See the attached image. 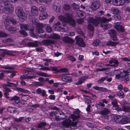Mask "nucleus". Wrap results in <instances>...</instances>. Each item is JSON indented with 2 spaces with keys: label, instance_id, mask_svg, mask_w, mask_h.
<instances>
[{
  "label": "nucleus",
  "instance_id": "59",
  "mask_svg": "<svg viewBox=\"0 0 130 130\" xmlns=\"http://www.w3.org/2000/svg\"><path fill=\"white\" fill-rule=\"evenodd\" d=\"M88 77L89 76L88 75L84 76L81 77L79 78V79L83 81V82H84L85 80L88 79Z\"/></svg>",
  "mask_w": 130,
  "mask_h": 130
},
{
  "label": "nucleus",
  "instance_id": "30",
  "mask_svg": "<svg viewBox=\"0 0 130 130\" xmlns=\"http://www.w3.org/2000/svg\"><path fill=\"white\" fill-rule=\"evenodd\" d=\"M49 38L54 39H60V37L58 34H54L50 36Z\"/></svg>",
  "mask_w": 130,
  "mask_h": 130
},
{
  "label": "nucleus",
  "instance_id": "17",
  "mask_svg": "<svg viewBox=\"0 0 130 130\" xmlns=\"http://www.w3.org/2000/svg\"><path fill=\"white\" fill-rule=\"evenodd\" d=\"M120 75L121 76V80H125V77H127L128 75L127 72L126 70H124L122 72H120Z\"/></svg>",
  "mask_w": 130,
  "mask_h": 130
},
{
  "label": "nucleus",
  "instance_id": "54",
  "mask_svg": "<svg viewBox=\"0 0 130 130\" xmlns=\"http://www.w3.org/2000/svg\"><path fill=\"white\" fill-rule=\"evenodd\" d=\"M8 36V35L5 32L3 31H0V38H4Z\"/></svg>",
  "mask_w": 130,
  "mask_h": 130
},
{
  "label": "nucleus",
  "instance_id": "46",
  "mask_svg": "<svg viewBox=\"0 0 130 130\" xmlns=\"http://www.w3.org/2000/svg\"><path fill=\"white\" fill-rule=\"evenodd\" d=\"M72 6L73 7V9L75 10H78L80 8L79 4H77L74 3H73Z\"/></svg>",
  "mask_w": 130,
  "mask_h": 130
},
{
  "label": "nucleus",
  "instance_id": "38",
  "mask_svg": "<svg viewBox=\"0 0 130 130\" xmlns=\"http://www.w3.org/2000/svg\"><path fill=\"white\" fill-rule=\"evenodd\" d=\"M21 27L22 29H24L26 30H29L30 29L28 24H22L21 25Z\"/></svg>",
  "mask_w": 130,
  "mask_h": 130
},
{
  "label": "nucleus",
  "instance_id": "3",
  "mask_svg": "<svg viewBox=\"0 0 130 130\" xmlns=\"http://www.w3.org/2000/svg\"><path fill=\"white\" fill-rule=\"evenodd\" d=\"M76 40V43L79 46L85 47L86 44L83 39L80 35H77L75 38Z\"/></svg>",
  "mask_w": 130,
  "mask_h": 130
},
{
  "label": "nucleus",
  "instance_id": "37",
  "mask_svg": "<svg viewBox=\"0 0 130 130\" xmlns=\"http://www.w3.org/2000/svg\"><path fill=\"white\" fill-rule=\"evenodd\" d=\"M4 0H0V3H2L4 2ZM0 12L7 13L5 11V9H4V7L1 5H0Z\"/></svg>",
  "mask_w": 130,
  "mask_h": 130
},
{
  "label": "nucleus",
  "instance_id": "23",
  "mask_svg": "<svg viewBox=\"0 0 130 130\" xmlns=\"http://www.w3.org/2000/svg\"><path fill=\"white\" fill-rule=\"evenodd\" d=\"M121 117L119 115H116L113 117V120L114 122L117 123H120L121 121Z\"/></svg>",
  "mask_w": 130,
  "mask_h": 130
},
{
  "label": "nucleus",
  "instance_id": "1",
  "mask_svg": "<svg viewBox=\"0 0 130 130\" xmlns=\"http://www.w3.org/2000/svg\"><path fill=\"white\" fill-rule=\"evenodd\" d=\"M4 24L6 29L9 31H15L16 29L14 27H11L9 26L10 24H13L14 25L16 24L17 21L14 19L9 20L8 19H6L4 22Z\"/></svg>",
  "mask_w": 130,
  "mask_h": 130
},
{
  "label": "nucleus",
  "instance_id": "27",
  "mask_svg": "<svg viewBox=\"0 0 130 130\" xmlns=\"http://www.w3.org/2000/svg\"><path fill=\"white\" fill-rule=\"evenodd\" d=\"M27 45L30 47H36L38 46V42L36 41L34 42H28Z\"/></svg>",
  "mask_w": 130,
  "mask_h": 130
},
{
  "label": "nucleus",
  "instance_id": "51",
  "mask_svg": "<svg viewBox=\"0 0 130 130\" xmlns=\"http://www.w3.org/2000/svg\"><path fill=\"white\" fill-rule=\"evenodd\" d=\"M100 43V40L96 39L92 43V45L94 46H97L99 45Z\"/></svg>",
  "mask_w": 130,
  "mask_h": 130
},
{
  "label": "nucleus",
  "instance_id": "49",
  "mask_svg": "<svg viewBox=\"0 0 130 130\" xmlns=\"http://www.w3.org/2000/svg\"><path fill=\"white\" fill-rule=\"evenodd\" d=\"M57 113H58L56 111H52L50 112L49 113V114L51 118H53V117H55L57 115Z\"/></svg>",
  "mask_w": 130,
  "mask_h": 130
},
{
  "label": "nucleus",
  "instance_id": "33",
  "mask_svg": "<svg viewBox=\"0 0 130 130\" xmlns=\"http://www.w3.org/2000/svg\"><path fill=\"white\" fill-rule=\"evenodd\" d=\"M59 19L63 23H68L66 18L63 15L60 16L59 18Z\"/></svg>",
  "mask_w": 130,
  "mask_h": 130
},
{
  "label": "nucleus",
  "instance_id": "39",
  "mask_svg": "<svg viewBox=\"0 0 130 130\" xmlns=\"http://www.w3.org/2000/svg\"><path fill=\"white\" fill-rule=\"evenodd\" d=\"M71 118L73 121H75L76 119L80 118L79 115H76L74 114H72L71 115Z\"/></svg>",
  "mask_w": 130,
  "mask_h": 130
},
{
  "label": "nucleus",
  "instance_id": "2",
  "mask_svg": "<svg viewBox=\"0 0 130 130\" xmlns=\"http://www.w3.org/2000/svg\"><path fill=\"white\" fill-rule=\"evenodd\" d=\"M15 11L16 13H17V15L21 21H23L26 19L27 15L23 12L22 8L20 7L17 8Z\"/></svg>",
  "mask_w": 130,
  "mask_h": 130
},
{
  "label": "nucleus",
  "instance_id": "64",
  "mask_svg": "<svg viewBox=\"0 0 130 130\" xmlns=\"http://www.w3.org/2000/svg\"><path fill=\"white\" fill-rule=\"evenodd\" d=\"M19 32L21 34L25 36H27L28 35L27 33L25 30H21L19 31Z\"/></svg>",
  "mask_w": 130,
  "mask_h": 130
},
{
  "label": "nucleus",
  "instance_id": "9",
  "mask_svg": "<svg viewBox=\"0 0 130 130\" xmlns=\"http://www.w3.org/2000/svg\"><path fill=\"white\" fill-rule=\"evenodd\" d=\"M99 19V17L96 19H94L93 17H89L88 21L89 23L92 24L93 25L95 26H98L99 24L100 21L98 20Z\"/></svg>",
  "mask_w": 130,
  "mask_h": 130
},
{
  "label": "nucleus",
  "instance_id": "35",
  "mask_svg": "<svg viewBox=\"0 0 130 130\" xmlns=\"http://www.w3.org/2000/svg\"><path fill=\"white\" fill-rule=\"evenodd\" d=\"M109 112L108 109L105 108L100 111V114L102 115H106Z\"/></svg>",
  "mask_w": 130,
  "mask_h": 130
},
{
  "label": "nucleus",
  "instance_id": "57",
  "mask_svg": "<svg viewBox=\"0 0 130 130\" xmlns=\"http://www.w3.org/2000/svg\"><path fill=\"white\" fill-rule=\"evenodd\" d=\"M46 31L48 33H51L53 31L52 27L49 26H47L46 27Z\"/></svg>",
  "mask_w": 130,
  "mask_h": 130
},
{
  "label": "nucleus",
  "instance_id": "6",
  "mask_svg": "<svg viewBox=\"0 0 130 130\" xmlns=\"http://www.w3.org/2000/svg\"><path fill=\"white\" fill-rule=\"evenodd\" d=\"M35 25L36 28L35 30L36 33L41 32L42 33L44 32V30L43 29L44 27V25L42 23L38 22L36 23Z\"/></svg>",
  "mask_w": 130,
  "mask_h": 130
},
{
  "label": "nucleus",
  "instance_id": "31",
  "mask_svg": "<svg viewBox=\"0 0 130 130\" xmlns=\"http://www.w3.org/2000/svg\"><path fill=\"white\" fill-rule=\"evenodd\" d=\"M3 85L4 86H6L7 87H13V86L15 87H16L17 85L13 83L9 82H7V84H4Z\"/></svg>",
  "mask_w": 130,
  "mask_h": 130
},
{
  "label": "nucleus",
  "instance_id": "40",
  "mask_svg": "<svg viewBox=\"0 0 130 130\" xmlns=\"http://www.w3.org/2000/svg\"><path fill=\"white\" fill-rule=\"evenodd\" d=\"M108 78V76H106L102 77L100 79L98 80L97 82L98 84H100L103 82L105 80Z\"/></svg>",
  "mask_w": 130,
  "mask_h": 130
},
{
  "label": "nucleus",
  "instance_id": "47",
  "mask_svg": "<svg viewBox=\"0 0 130 130\" xmlns=\"http://www.w3.org/2000/svg\"><path fill=\"white\" fill-rule=\"evenodd\" d=\"M117 95L120 98H123L125 97V95L123 92L121 91H119L117 94Z\"/></svg>",
  "mask_w": 130,
  "mask_h": 130
},
{
  "label": "nucleus",
  "instance_id": "32",
  "mask_svg": "<svg viewBox=\"0 0 130 130\" xmlns=\"http://www.w3.org/2000/svg\"><path fill=\"white\" fill-rule=\"evenodd\" d=\"M29 33L31 37L33 38H37V34H35L34 32V29L33 28H31L29 30Z\"/></svg>",
  "mask_w": 130,
  "mask_h": 130
},
{
  "label": "nucleus",
  "instance_id": "62",
  "mask_svg": "<svg viewBox=\"0 0 130 130\" xmlns=\"http://www.w3.org/2000/svg\"><path fill=\"white\" fill-rule=\"evenodd\" d=\"M70 24L72 26H75V21L74 19H72L69 22Z\"/></svg>",
  "mask_w": 130,
  "mask_h": 130
},
{
  "label": "nucleus",
  "instance_id": "53",
  "mask_svg": "<svg viewBox=\"0 0 130 130\" xmlns=\"http://www.w3.org/2000/svg\"><path fill=\"white\" fill-rule=\"evenodd\" d=\"M24 118V117H20L19 118H14V120L15 122H21Z\"/></svg>",
  "mask_w": 130,
  "mask_h": 130
},
{
  "label": "nucleus",
  "instance_id": "10",
  "mask_svg": "<svg viewBox=\"0 0 130 130\" xmlns=\"http://www.w3.org/2000/svg\"><path fill=\"white\" fill-rule=\"evenodd\" d=\"M41 43L43 45L47 46L54 44H55V42L54 40L47 39L43 40L41 42Z\"/></svg>",
  "mask_w": 130,
  "mask_h": 130
},
{
  "label": "nucleus",
  "instance_id": "11",
  "mask_svg": "<svg viewBox=\"0 0 130 130\" xmlns=\"http://www.w3.org/2000/svg\"><path fill=\"white\" fill-rule=\"evenodd\" d=\"M100 6V4L99 1H94L91 3V9L93 10H96L99 8Z\"/></svg>",
  "mask_w": 130,
  "mask_h": 130
},
{
  "label": "nucleus",
  "instance_id": "24",
  "mask_svg": "<svg viewBox=\"0 0 130 130\" xmlns=\"http://www.w3.org/2000/svg\"><path fill=\"white\" fill-rule=\"evenodd\" d=\"M39 17V19L40 20H43L47 18L48 14L46 12H43L41 13Z\"/></svg>",
  "mask_w": 130,
  "mask_h": 130
},
{
  "label": "nucleus",
  "instance_id": "16",
  "mask_svg": "<svg viewBox=\"0 0 130 130\" xmlns=\"http://www.w3.org/2000/svg\"><path fill=\"white\" fill-rule=\"evenodd\" d=\"M119 43L118 42L109 40L106 43V45L107 46L115 47H116L117 45Z\"/></svg>",
  "mask_w": 130,
  "mask_h": 130
},
{
  "label": "nucleus",
  "instance_id": "13",
  "mask_svg": "<svg viewBox=\"0 0 130 130\" xmlns=\"http://www.w3.org/2000/svg\"><path fill=\"white\" fill-rule=\"evenodd\" d=\"M99 19H98V20H99L100 22L101 23H105L109 21H110L112 20V19L111 18H110L108 19H107L104 17H103L102 18L100 17H99Z\"/></svg>",
  "mask_w": 130,
  "mask_h": 130
},
{
  "label": "nucleus",
  "instance_id": "14",
  "mask_svg": "<svg viewBox=\"0 0 130 130\" xmlns=\"http://www.w3.org/2000/svg\"><path fill=\"white\" fill-rule=\"evenodd\" d=\"M112 3L115 5L120 6L124 5V2L123 0H113Z\"/></svg>",
  "mask_w": 130,
  "mask_h": 130
},
{
  "label": "nucleus",
  "instance_id": "4",
  "mask_svg": "<svg viewBox=\"0 0 130 130\" xmlns=\"http://www.w3.org/2000/svg\"><path fill=\"white\" fill-rule=\"evenodd\" d=\"M4 2V9H5V11L6 12L7 11H9V12H12L14 10V6L12 4H11L8 1Z\"/></svg>",
  "mask_w": 130,
  "mask_h": 130
},
{
  "label": "nucleus",
  "instance_id": "50",
  "mask_svg": "<svg viewBox=\"0 0 130 130\" xmlns=\"http://www.w3.org/2000/svg\"><path fill=\"white\" fill-rule=\"evenodd\" d=\"M123 110L125 112H130V106H123L122 107Z\"/></svg>",
  "mask_w": 130,
  "mask_h": 130
},
{
  "label": "nucleus",
  "instance_id": "20",
  "mask_svg": "<svg viewBox=\"0 0 130 130\" xmlns=\"http://www.w3.org/2000/svg\"><path fill=\"white\" fill-rule=\"evenodd\" d=\"M62 80L67 83H71L72 82V79L70 76H64L62 77Z\"/></svg>",
  "mask_w": 130,
  "mask_h": 130
},
{
  "label": "nucleus",
  "instance_id": "29",
  "mask_svg": "<svg viewBox=\"0 0 130 130\" xmlns=\"http://www.w3.org/2000/svg\"><path fill=\"white\" fill-rule=\"evenodd\" d=\"M3 72L7 73H10L9 76L10 77H12L16 75V73L14 71H11L8 70H3Z\"/></svg>",
  "mask_w": 130,
  "mask_h": 130
},
{
  "label": "nucleus",
  "instance_id": "12",
  "mask_svg": "<svg viewBox=\"0 0 130 130\" xmlns=\"http://www.w3.org/2000/svg\"><path fill=\"white\" fill-rule=\"evenodd\" d=\"M61 39L63 42L67 43L73 44L74 42L73 39L67 36L64 37L62 38Z\"/></svg>",
  "mask_w": 130,
  "mask_h": 130
},
{
  "label": "nucleus",
  "instance_id": "42",
  "mask_svg": "<svg viewBox=\"0 0 130 130\" xmlns=\"http://www.w3.org/2000/svg\"><path fill=\"white\" fill-rule=\"evenodd\" d=\"M112 13L115 14H119L120 13L119 10L117 9L113 8L111 10Z\"/></svg>",
  "mask_w": 130,
  "mask_h": 130
},
{
  "label": "nucleus",
  "instance_id": "19",
  "mask_svg": "<svg viewBox=\"0 0 130 130\" xmlns=\"http://www.w3.org/2000/svg\"><path fill=\"white\" fill-rule=\"evenodd\" d=\"M93 88L96 90L103 92H107L108 91V89L105 88L100 87L97 86H93Z\"/></svg>",
  "mask_w": 130,
  "mask_h": 130
},
{
  "label": "nucleus",
  "instance_id": "21",
  "mask_svg": "<svg viewBox=\"0 0 130 130\" xmlns=\"http://www.w3.org/2000/svg\"><path fill=\"white\" fill-rule=\"evenodd\" d=\"M71 120L69 119H66L64 121L62 122V124L67 128H69L70 126Z\"/></svg>",
  "mask_w": 130,
  "mask_h": 130
},
{
  "label": "nucleus",
  "instance_id": "18",
  "mask_svg": "<svg viewBox=\"0 0 130 130\" xmlns=\"http://www.w3.org/2000/svg\"><path fill=\"white\" fill-rule=\"evenodd\" d=\"M31 12L32 15H33L36 16L38 14V10L37 7L35 6H32Z\"/></svg>",
  "mask_w": 130,
  "mask_h": 130
},
{
  "label": "nucleus",
  "instance_id": "5",
  "mask_svg": "<svg viewBox=\"0 0 130 130\" xmlns=\"http://www.w3.org/2000/svg\"><path fill=\"white\" fill-rule=\"evenodd\" d=\"M30 72H28V73L27 74L24 75L22 77H20L21 79V84L22 86L25 85L26 84V83L22 79H31L35 78L36 76L35 75H29V73Z\"/></svg>",
  "mask_w": 130,
  "mask_h": 130
},
{
  "label": "nucleus",
  "instance_id": "36",
  "mask_svg": "<svg viewBox=\"0 0 130 130\" xmlns=\"http://www.w3.org/2000/svg\"><path fill=\"white\" fill-rule=\"evenodd\" d=\"M15 90L18 92H23V93H27L28 92V90L27 89H25L19 87H17L15 88Z\"/></svg>",
  "mask_w": 130,
  "mask_h": 130
},
{
  "label": "nucleus",
  "instance_id": "60",
  "mask_svg": "<svg viewBox=\"0 0 130 130\" xmlns=\"http://www.w3.org/2000/svg\"><path fill=\"white\" fill-rule=\"evenodd\" d=\"M112 104L114 107H116L118 106L117 101L115 100H113L111 103Z\"/></svg>",
  "mask_w": 130,
  "mask_h": 130
},
{
  "label": "nucleus",
  "instance_id": "26",
  "mask_svg": "<svg viewBox=\"0 0 130 130\" xmlns=\"http://www.w3.org/2000/svg\"><path fill=\"white\" fill-rule=\"evenodd\" d=\"M7 111L10 113H13L17 112L16 108L13 107H8L7 109Z\"/></svg>",
  "mask_w": 130,
  "mask_h": 130
},
{
  "label": "nucleus",
  "instance_id": "45",
  "mask_svg": "<svg viewBox=\"0 0 130 130\" xmlns=\"http://www.w3.org/2000/svg\"><path fill=\"white\" fill-rule=\"evenodd\" d=\"M46 125V122H41L37 125V127L38 128H41L42 127L45 126Z\"/></svg>",
  "mask_w": 130,
  "mask_h": 130
},
{
  "label": "nucleus",
  "instance_id": "52",
  "mask_svg": "<svg viewBox=\"0 0 130 130\" xmlns=\"http://www.w3.org/2000/svg\"><path fill=\"white\" fill-rule=\"evenodd\" d=\"M64 9L67 11H69L70 8V6L69 4H65L63 6Z\"/></svg>",
  "mask_w": 130,
  "mask_h": 130
},
{
  "label": "nucleus",
  "instance_id": "22",
  "mask_svg": "<svg viewBox=\"0 0 130 130\" xmlns=\"http://www.w3.org/2000/svg\"><path fill=\"white\" fill-rule=\"evenodd\" d=\"M60 22L58 21L57 23L54 25L53 27L55 30L59 31L60 30Z\"/></svg>",
  "mask_w": 130,
  "mask_h": 130
},
{
  "label": "nucleus",
  "instance_id": "48",
  "mask_svg": "<svg viewBox=\"0 0 130 130\" xmlns=\"http://www.w3.org/2000/svg\"><path fill=\"white\" fill-rule=\"evenodd\" d=\"M50 68H51V70L55 71V73H58L60 72L59 69H58L56 67H51Z\"/></svg>",
  "mask_w": 130,
  "mask_h": 130
},
{
  "label": "nucleus",
  "instance_id": "56",
  "mask_svg": "<svg viewBox=\"0 0 130 130\" xmlns=\"http://www.w3.org/2000/svg\"><path fill=\"white\" fill-rule=\"evenodd\" d=\"M97 71H108L109 70V68H102V69H96Z\"/></svg>",
  "mask_w": 130,
  "mask_h": 130
},
{
  "label": "nucleus",
  "instance_id": "8",
  "mask_svg": "<svg viewBox=\"0 0 130 130\" xmlns=\"http://www.w3.org/2000/svg\"><path fill=\"white\" fill-rule=\"evenodd\" d=\"M3 91L4 92L3 93L4 96L6 99H9V92L12 91L9 88L4 86L3 85Z\"/></svg>",
  "mask_w": 130,
  "mask_h": 130
},
{
  "label": "nucleus",
  "instance_id": "15",
  "mask_svg": "<svg viewBox=\"0 0 130 130\" xmlns=\"http://www.w3.org/2000/svg\"><path fill=\"white\" fill-rule=\"evenodd\" d=\"M20 98L17 96V95H15L13 97H12L10 99L11 101H13L14 102L13 104H18L20 103L21 101H20Z\"/></svg>",
  "mask_w": 130,
  "mask_h": 130
},
{
  "label": "nucleus",
  "instance_id": "43",
  "mask_svg": "<svg viewBox=\"0 0 130 130\" xmlns=\"http://www.w3.org/2000/svg\"><path fill=\"white\" fill-rule=\"evenodd\" d=\"M44 32H45L42 33L41 32H40L36 34H37V36H39L41 38H46V36L45 33Z\"/></svg>",
  "mask_w": 130,
  "mask_h": 130
},
{
  "label": "nucleus",
  "instance_id": "55",
  "mask_svg": "<svg viewBox=\"0 0 130 130\" xmlns=\"http://www.w3.org/2000/svg\"><path fill=\"white\" fill-rule=\"evenodd\" d=\"M68 58L72 62L75 61L76 60V59L74 56L71 55H69L68 57Z\"/></svg>",
  "mask_w": 130,
  "mask_h": 130
},
{
  "label": "nucleus",
  "instance_id": "58",
  "mask_svg": "<svg viewBox=\"0 0 130 130\" xmlns=\"http://www.w3.org/2000/svg\"><path fill=\"white\" fill-rule=\"evenodd\" d=\"M116 35V34L110 36L112 40L115 41H116L118 40Z\"/></svg>",
  "mask_w": 130,
  "mask_h": 130
},
{
  "label": "nucleus",
  "instance_id": "28",
  "mask_svg": "<svg viewBox=\"0 0 130 130\" xmlns=\"http://www.w3.org/2000/svg\"><path fill=\"white\" fill-rule=\"evenodd\" d=\"M121 120L120 123L122 124H126L129 122L128 119L126 117L121 118Z\"/></svg>",
  "mask_w": 130,
  "mask_h": 130
},
{
  "label": "nucleus",
  "instance_id": "25",
  "mask_svg": "<svg viewBox=\"0 0 130 130\" xmlns=\"http://www.w3.org/2000/svg\"><path fill=\"white\" fill-rule=\"evenodd\" d=\"M8 55L11 56H13L14 54L12 53H9L8 51L5 50H2L0 53V55L2 57H4L5 55Z\"/></svg>",
  "mask_w": 130,
  "mask_h": 130
},
{
  "label": "nucleus",
  "instance_id": "41",
  "mask_svg": "<svg viewBox=\"0 0 130 130\" xmlns=\"http://www.w3.org/2000/svg\"><path fill=\"white\" fill-rule=\"evenodd\" d=\"M38 75L41 76H43L44 77H50L51 76V75H48L46 73L43 72H39L38 73Z\"/></svg>",
  "mask_w": 130,
  "mask_h": 130
},
{
  "label": "nucleus",
  "instance_id": "61",
  "mask_svg": "<svg viewBox=\"0 0 130 130\" xmlns=\"http://www.w3.org/2000/svg\"><path fill=\"white\" fill-rule=\"evenodd\" d=\"M66 118V116H64V117H61V118H60L59 117V116H57V115L55 117V119L57 121H58L60 119L63 120L65 119Z\"/></svg>",
  "mask_w": 130,
  "mask_h": 130
},
{
  "label": "nucleus",
  "instance_id": "44",
  "mask_svg": "<svg viewBox=\"0 0 130 130\" xmlns=\"http://www.w3.org/2000/svg\"><path fill=\"white\" fill-rule=\"evenodd\" d=\"M1 68L6 69H15V67L13 66H1Z\"/></svg>",
  "mask_w": 130,
  "mask_h": 130
},
{
  "label": "nucleus",
  "instance_id": "7",
  "mask_svg": "<svg viewBox=\"0 0 130 130\" xmlns=\"http://www.w3.org/2000/svg\"><path fill=\"white\" fill-rule=\"evenodd\" d=\"M120 22H118L114 24V27L118 31H120L121 32H123L125 31L124 27L121 24Z\"/></svg>",
  "mask_w": 130,
  "mask_h": 130
},
{
  "label": "nucleus",
  "instance_id": "34",
  "mask_svg": "<svg viewBox=\"0 0 130 130\" xmlns=\"http://www.w3.org/2000/svg\"><path fill=\"white\" fill-rule=\"evenodd\" d=\"M119 69H118L116 70H112L110 73V75L111 76H113L114 75L117 74L118 73L120 72Z\"/></svg>",
  "mask_w": 130,
  "mask_h": 130
},
{
  "label": "nucleus",
  "instance_id": "63",
  "mask_svg": "<svg viewBox=\"0 0 130 130\" xmlns=\"http://www.w3.org/2000/svg\"><path fill=\"white\" fill-rule=\"evenodd\" d=\"M88 29L92 31L94 29V27L92 25L89 24L88 26Z\"/></svg>",
  "mask_w": 130,
  "mask_h": 130
}]
</instances>
